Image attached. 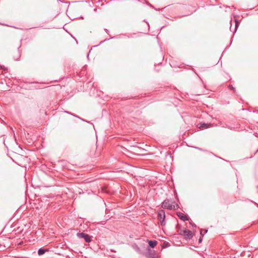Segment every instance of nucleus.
Returning <instances> with one entry per match:
<instances>
[{
    "label": "nucleus",
    "mask_w": 258,
    "mask_h": 258,
    "mask_svg": "<svg viewBox=\"0 0 258 258\" xmlns=\"http://www.w3.org/2000/svg\"><path fill=\"white\" fill-rule=\"evenodd\" d=\"M161 207L169 210H175L179 208L178 205L175 204L173 200L168 199L165 200L162 203Z\"/></svg>",
    "instance_id": "1"
},
{
    "label": "nucleus",
    "mask_w": 258,
    "mask_h": 258,
    "mask_svg": "<svg viewBox=\"0 0 258 258\" xmlns=\"http://www.w3.org/2000/svg\"><path fill=\"white\" fill-rule=\"evenodd\" d=\"M179 234L183 236L184 238L186 239H191L193 236L192 233L191 232V231L186 229L181 230L180 231Z\"/></svg>",
    "instance_id": "2"
},
{
    "label": "nucleus",
    "mask_w": 258,
    "mask_h": 258,
    "mask_svg": "<svg viewBox=\"0 0 258 258\" xmlns=\"http://www.w3.org/2000/svg\"><path fill=\"white\" fill-rule=\"evenodd\" d=\"M158 219L160 221L161 225H164L165 224V213L163 210L159 211L158 213Z\"/></svg>",
    "instance_id": "3"
},
{
    "label": "nucleus",
    "mask_w": 258,
    "mask_h": 258,
    "mask_svg": "<svg viewBox=\"0 0 258 258\" xmlns=\"http://www.w3.org/2000/svg\"><path fill=\"white\" fill-rule=\"evenodd\" d=\"M146 256L147 258H158V256L156 253L155 250H151L150 248L147 249V252L146 254Z\"/></svg>",
    "instance_id": "4"
},
{
    "label": "nucleus",
    "mask_w": 258,
    "mask_h": 258,
    "mask_svg": "<svg viewBox=\"0 0 258 258\" xmlns=\"http://www.w3.org/2000/svg\"><path fill=\"white\" fill-rule=\"evenodd\" d=\"M78 235L80 237L83 238L86 242H90L91 241V236L87 234H85L84 233H79Z\"/></svg>",
    "instance_id": "5"
},
{
    "label": "nucleus",
    "mask_w": 258,
    "mask_h": 258,
    "mask_svg": "<svg viewBox=\"0 0 258 258\" xmlns=\"http://www.w3.org/2000/svg\"><path fill=\"white\" fill-rule=\"evenodd\" d=\"M177 216L182 221H185L188 220V217L186 215H184L181 212H177L176 213Z\"/></svg>",
    "instance_id": "6"
},
{
    "label": "nucleus",
    "mask_w": 258,
    "mask_h": 258,
    "mask_svg": "<svg viewBox=\"0 0 258 258\" xmlns=\"http://www.w3.org/2000/svg\"><path fill=\"white\" fill-rule=\"evenodd\" d=\"M148 242L149 246L152 248H154L157 244V241L156 240H148Z\"/></svg>",
    "instance_id": "7"
},
{
    "label": "nucleus",
    "mask_w": 258,
    "mask_h": 258,
    "mask_svg": "<svg viewBox=\"0 0 258 258\" xmlns=\"http://www.w3.org/2000/svg\"><path fill=\"white\" fill-rule=\"evenodd\" d=\"M197 126L200 128H206L209 127V124L205 123H199Z\"/></svg>",
    "instance_id": "8"
},
{
    "label": "nucleus",
    "mask_w": 258,
    "mask_h": 258,
    "mask_svg": "<svg viewBox=\"0 0 258 258\" xmlns=\"http://www.w3.org/2000/svg\"><path fill=\"white\" fill-rule=\"evenodd\" d=\"M46 251V249H43V248H40L38 251V254L39 255H41L44 254Z\"/></svg>",
    "instance_id": "9"
},
{
    "label": "nucleus",
    "mask_w": 258,
    "mask_h": 258,
    "mask_svg": "<svg viewBox=\"0 0 258 258\" xmlns=\"http://www.w3.org/2000/svg\"><path fill=\"white\" fill-rule=\"evenodd\" d=\"M237 22H235V28H234V31H236V29H237Z\"/></svg>",
    "instance_id": "10"
},
{
    "label": "nucleus",
    "mask_w": 258,
    "mask_h": 258,
    "mask_svg": "<svg viewBox=\"0 0 258 258\" xmlns=\"http://www.w3.org/2000/svg\"><path fill=\"white\" fill-rule=\"evenodd\" d=\"M0 68H1V69L4 70H7V69L5 68V67H4V66H0Z\"/></svg>",
    "instance_id": "11"
},
{
    "label": "nucleus",
    "mask_w": 258,
    "mask_h": 258,
    "mask_svg": "<svg viewBox=\"0 0 258 258\" xmlns=\"http://www.w3.org/2000/svg\"><path fill=\"white\" fill-rule=\"evenodd\" d=\"M229 88L230 89H233V88L232 86L229 85Z\"/></svg>",
    "instance_id": "12"
},
{
    "label": "nucleus",
    "mask_w": 258,
    "mask_h": 258,
    "mask_svg": "<svg viewBox=\"0 0 258 258\" xmlns=\"http://www.w3.org/2000/svg\"><path fill=\"white\" fill-rule=\"evenodd\" d=\"M199 240V242H201L202 241V237L200 238Z\"/></svg>",
    "instance_id": "13"
},
{
    "label": "nucleus",
    "mask_w": 258,
    "mask_h": 258,
    "mask_svg": "<svg viewBox=\"0 0 258 258\" xmlns=\"http://www.w3.org/2000/svg\"><path fill=\"white\" fill-rule=\"evenodd\" d=\"M208 232V230H204V233H206Z\"/></svg>",
    "instance_id": "14"
},
{
    "label": "nucleus",
    "mask_w": 258,
    "mask_h": 258,
    "mask_svg": "<svg viewBox=\"0 0 258 258\" xmlns=\"http://www.w3.org/2000/svg\"><path fill=\"white\" fill-rule=\"evenodd\" d=\"M201 235H202V236H203L202 230L201 231Z\"/></svg>",
    "instance_id": "15"
},
{
    "label": "nucleus",
    "mask_w": 258,
    "mask_h": 258,
    "mask_svg": "<svg viewBox=\"0 0 258 258\" xmlns=\"http://www.w3.org/2000/svg\"><path fill=\"white\" fill-rule=\"evenodd\" d=\"M168 244V243H167L165 244V246H167Z\"/></svg>",
    "instance_id": "16"
},
{
    "label": "nucleus",
    "mask_w": 258,
    "mask_h": 258,
    "mask_svg": "<svg viewBox=\"0 0 258 258\" xmlns=\"http://www.w3.org/2000/svg\"><path fill=\"white\" fill-rule=\"evenodd\" d=\"M230 30L231 31H232V30H231V27H230Z\"/></svg>",
    "instance_id": "17"
}]
</instances>
